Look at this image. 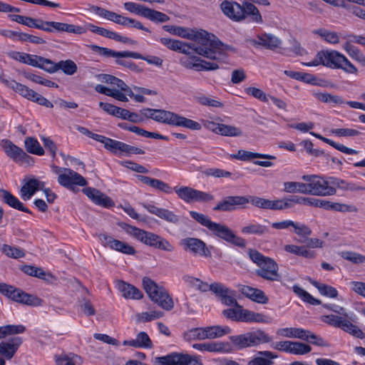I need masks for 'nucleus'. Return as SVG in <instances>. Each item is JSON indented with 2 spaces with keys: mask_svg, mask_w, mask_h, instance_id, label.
Masks as SVG:
<instances>
[{
  "mask_svg": "<svg viewBox=\"0 0 365 365\" xmlns=\"http://www.w3.org/2000/svg\"><path fill=\"white\" fill-rule=\"evenodd\" d=\"M175 35L196 41L190 44L191 51L207 58L222 61L230 51H234L232 46L222 43L215 35L205 30L195 31L178 26Z\"/></svg>",
  "mask_w": 365,
  "mask_h": 365,
  "instance_id": "obj_1",
  "label": "nucleus"
},
{
  "mask_svg": "<svg viewBox=\"0 0 365 365\" xmlns=\"http://www.w3.org/2000/svg\"><path fill=\"white\" fill-rule=\"evenodd\" d=\"M307 66H323L341 69L348 74H357V68L341 53L336 50H322L317 53L313 61L304 63Z\"/></svg>",
  "mask_w": 365,
  "mask_h": 365,
  "instance_id": "obj_2",
  "label": "nucleus"
},
{
  "mask_svg": "<svg viewBox=\"0 0 365 365\" xmlns=\"http://www.w3.org/2000/svg\"><path fill=\"white\" fill-rule=\"evenodd\" d=\"M143 114L157 122L170 125L183 127L192 130H200L202 128L198 122L165 110L147 108L144 110Z\"/></svg>",
  "mask_w": 365,
  "mask_h": 365,
  "instance_id": "obj_3",
  "label": "nucleus"
},
{
  "mask_svg": "<svg viewBox=\"0 0 365 365\" xmlns=\"http://www.w3.org/2000/svg\"><path fill=\"white\" fill-rule=\"evenodd\" d=\"M248 255L250 259L259 267V269L255 271L257 276L268 281L280 280L279 267L273 259L265 257L255 249H250Z\"/></svg>",
  "mask_w": 365,
  "mask_h": 365,
  "instance_id": "obj_4",
  "label": "nucleus"
},
{
  "mask_svg": "<svg viewBox=\"0 0 365 365\" xmlns=\"http://www.w3.org/2000/svg\"><path fill=\"white\" fill-rule=\"evenodd\" d=\"M122 227L126 233L149 247L166 252L174 250V247L166 239L157 234L127 224Z\"/></svg>",
  "mask_w": 365,
  "mask_h": 365,
  "instance_id": "obj_5",
  "label": "nucleus"
},
{
  "mask_svg": "<svg viewBox=\"0 0 365 365\" xmlns=\"http://www.w3.org/2000/svg\"><path fill=\"white\" fill-rule=\"evenodd\" d=\"M143 284L152 301L165 310L170 311L173 309V300L165 288L158 287L148 277L143 279Z\"/></svg>",
  "mask_w": 365,
  "mask_h": 365,
  "instance_id": "obj_6",
  "label": "nucleus"
},
{
  "mask_svg": "<svg viewBox=\"0 0 365 365\" xmlns=\"http://www.w3.org/2000/svg\"><path fill=\"white\" fill-rule=\"evenodd\" d=\"M230 339L237 349L256 346L260 344L268 343L272 341V338L260 329L244 334L231 336Z\"/></svg>",
  "mask_w": 365,
  "mask_h": 365,
  "instance_id": "obj_7",
  "label": "nucleus"
},
{
  "mask_svg": "<svg viewBox=\"0 0 365 365\" xmlns=\"http://www.w3.org/2000/svg\"><path fill=\"white\" fill-rule=\"evenodd\" d=\"M294 203L307 205L315 207H322L328 210H335L341 212H356L358 208L351 205H346L339 202H332L329 200L315 199L312 197H297Z\"/></svg>",
  "mask_w": 365,
  "mask_h": 365,
  "instance_id": "obj_8",
  "label": "nucleus"
},
{
  "mask_svg": "<svg viewBox=\"0 0 365 365\" xmlns=\"http://www.w3.org/2000/svg\"><path fill=\"white\" fill-rule=\"evenodd\" d=\"M237 309H227L222 312L223 315L232 321L243 322L269 323V319L260 313L242 309L238 304Z\"/></svg>",
  "mask_w": 365,
  "mask_h": 365,
  "instance_id": "obj_9",
  "label": "nucleus"
},
{
  "mask_svg": "<svg viewBox=\"0 0 365 365\" xmlns=\"http://www.w3.org/2000/svg\"><path fill=\"white\" fill-rule=\"evenodd\" d=\"M1 81L7 87L11 88L15 92L19 93L21 96L29 101H34L46 108H53V103L50 102L48 99H46L39 93H36V91H33L32 89H30L25 85H23L11 79L2 78Z\"/></svg>",
  "mask_w": 365,
  "mask_h": 365,
  "instance_id": "obj_10",
  "label": "nucleus"
},
{
  "mask_svg": "<svg viewBox=\"0 0 365 365\" xmlns=\"http://www.w3.org/2000/svg\"><path fill=\"white\" fill-rule=\"evenodd\" d=\"M173 191L178 197L186 203L193 202H208L214 200V196L209 192L194 189L188 186L174 187Z\"/></svg>",
  "mask_w": 365,
  "mask_h": 365,
  "instance_id": "obj_11",
  "label": "nucleus"
},
{
  "mask_svg": "<svg viewBox=\"0 0 365 365\" xmlns=\"http://www.w3.org/2000/svg\"><path fill=\"white\" fill-rule=\"evenodd\" d=\"M210 231L216 237L228 243L242 248L246 246V240L236 235L230 228L225 225L215 222Z\"/></svg>",
  "mask_w": 365,
  "mask_h": 365,
  "instance_id": "obj_12",
  "label": "nucleus"
},
{
  "mask_svg": "<svg viewBox=\"0 0 365 365\" xmlns=\"http://www.w3.org/2000/svg\"><path fill=\"white\" fill-rule=\"evenodd\" d=\"M38 29L43 31L53 32H67L70 34H81L85 30L83 27L57 21H44L40 19Z\"/></svg>",
  "mask_w": 365,
  "mask_h": 365,
  "instance_id": "obj_13",
  "label": "nucleus"
},
{
  "mask_svg": "<svg viewBox=\"0 0 365 365\" xmlns=\"http://www.w3.org/2000/svg\"><path fill=\"white\" fill-rule=\"evenodd\" d=\"M6 155L16 163H29L32 158L10 140L3 139L0 143Z\"/></svg>",
  "mask_w": 365,
  "mask_h": 365,
  "instance_id": "obj_14",
  "label": "nucleus"
},
{
  "mask_svg": "<svg viewBox=\"0 0 365 365\" xmlns=\"http://www.w3.org/2000/svg\"><path fill=\"white\" fill-rule=\"evenodd\" d=\"M57 181L60 185L73 192L76 191V186L84 187L87 185L86 180L81 175L70 168L58 177Z\"/></svg>",
  "mask_w": 365,
  "mask_h": 365,
  "instance_id": "obj_15",
  "label": "nucleus"
},
{
  "mask_svg": "<svg viewBox=\"0 0 365 365\" xmlns=\"http://www.w3.org/2000/svg\"><path fill=\"white\" fill-rule=\"evenodd\" d=\"M181 244L184 249L189 251L195 256L211 258L212 252L210 249L207 247L205 242L194 237H187L182 240Z\"/></svg>",
  "mask_w": 365,
  "mask_h": 365,
  "instance_id": "obj_16",
  "label": "nucleus"
},
{
  "mask_svg": "<svg viewBox=\"0 0 365 365\" xmlns=\"http://www.w3.org/2000/svg\"><path fill=\"white\" fill-rule=\"evenodd\" d=\"M102 245L124 255H133L135 254V249L125 242L114 239L107 234H101L98 236Z\"/></svg>",
  "mask_w": 365,
  "mask_h": 365,
  "instance_id": "obj_17",
  "label": "nucleus"
},
{
  "mask_svg": "<svg viewBox=\"0 0 365 365\" xmlns=\"http://www.w3.org/2000/svg\"><path fill=\"white\" fill-rule=\"evenodd\" d=\"M247 204L246 196H227L220 201L213 208L214 211L232 212L238 208H245Z\"/></svg>",
  "mask_w": 365,
  "mask_h": 365,
  "instance_id": "obj_18",
  "label": "nucleus"
},
{
  "mask_svg": "<svg viewBox=\"0 0 365 365\" xmlns=\"http://www.w3.org/2000/svg\"><path fill=\"white\" fill-rule=\"evenodd\" d=\"M192 358L189 354L173 352L163 356H156L152 359L153 365H190Z\"/></svg>",
  "mask_w": 365,
  "mask_h": 365,
  "instance_id": "obj_19",
  "label": "nucleus"
},
{
  "mask_svg": "<svg viewBox=\"0 0 365 365\" xmlns=\"http://www.w3.org/2000/svg\"><path fill=\"white\" fill-rule=\"evenodd\" d=\"M246 42L255 47H262L269 50H274L280 47L282 41L276 36L271 34H261L256 38H247Z\"/></svg>",
  "mask_w": 365,
  "mask_h": 365,
  "instance_id": "obj_20",
  "label": "nucleus"
},
{
  "mask_svg": "<svg viewBox=\"0 0 365 365\" xmlns=\"http://www.w3.org/2000/svg\"><path fill=\"white\" fill-rule=\"evenodd\" d=\"M180 63L186 68L194 69L197 71H215L219 68L217 63L208 62L194 56L182 58Z\"/></svg>",
  "mask_w": 365,
  "mask_h": 365,
  "instance_id": "obj_21",
  "label": "nucleus"
},
{
  "mask_svg": "<svg viewBox=\"0 0 365 365\" xmlns=\"http://www.w3.org/2000/svg\"><path fill=\"white\" fill-rule=\"evenodd\" d=\"M308 195L317 196H329L336 194V189L328 185L327 180L317 176L311 182L307 183Z\"/></svg>",
  "mask_w": 365,
  "mask_h": 365,
  "instance_id": "obj_22",
  "label": "nucleus"
},
{
  "mask_svg": "<svg viewBox=\"0 0 365 365\" xmlns=\"http://www.w3.org/2000/svg\"><path fill=\"white\" fill-rule=\"evenodd\" d=\"M223 14L231 20L240 22L244 20V4L240 5L235 1H223L220 4Z\"/></svg>",
  "mask_w": 365,
  "mask_h": 365,
  "instance_id": "obj_23",
  "label": "nucleus"
},
{
  "mask_svg": "<svg viewBox=\"0 0 365 365\" xmlns=\"http://www.w3.org/2000/svg\"><path fill=\"white\" fill-rule=\"evenodd\" d=\"M210 291L216 294L220 301L227 306L237 305L234 298L235 291L229 289L223 284L215 282L210 284Z\"/></svg>",
  "mask_w": 365,
  "mask_h": 365,
  "instance_id": "obj_24",
  "label": "nucleus"
},
{
  "mask_svg": "<svg viewBox=\"0 0 365 365\" xmlns=\"http://www.w3.org/2000/svg\"><path fill=\"white\" fill-rule=\"evenodd\" d=\"M91 51L93 52L98 53L100 56L104 57H128L133 58L135 59H142L144 60L145 56H142L140 53L129 51H116L112 50L110 48H108L106 47H101L97 45H90L89 46Z\"/></svg>",
  "mask_w": 365,
  "mask_h": 365,
  "instance_id": "obj_25",
  "label": "nucleus"
},
{
  "mask_svg": "<svg viewBox=\"0 0 365 365\" xmlns=\"http://www.w3.org/2000/svg\"><path fill=\"white\" fill-rule=\"evenodd\" d=\"M23 339L20 336H13L8 340L0 343V355L6 359H11L20 346L22 344Z\"/></svg>",
  "mask_w": 365,
  "mask_h": 365,
  "instance_id": "obj_26",
  "label": "nucleus"
},
{
  "mask_svg": "<svg viewBox=\"0 0 365 365\" xmlns=\"http://www.w3.org/2000/svg\"><path fill=\"white\" fill-rule=\"evenodd\" d=\"M140 205L150 213L155 215L168 222L178 224L180 222V217L169 210L158 207L153 204L145 202H142Z\"/></svg>",
  "mask_w": 365,
  "mask_h": 365,
  "instance_id": "obj_27",
  "label": "nucleus"
},
{
  "mask_svg": "<svg viewBox=\"0 0 365 365\" xmlns=\"http://www.w3.org/2000/svg\"><path fill=\"white\" fill-rule=\"evenodd\" d=\"M192 347L202 351L230 353L233 351L229 342L211 341L202 344H194Z\"/></svg>",
  "mask_w": 365,
  "mask_h": 365,
  "instance_id": "obj_28",
  "label": "nucleus"
},
{
  "mask_svg": "<svg viewBox=\"0 0 365 365\" xmlns=\"http://www.w3.org/2000/svg\"><path fill=\"white\" fill-rule=\"evenodd\" d=\"M83 192L96 205L104 207H110L114 205V202L109 197L96 188H84L83 189Z\"/></svg>",
  "mask_w": 365,
  "mask_h": 365,
  "instance_id": "obj_29",
  "label": "nucleus"
},
{
  "mask_svg": "<svg viewBox=\"0 0 365 365\" xmlns=\"http://www.w3.org/2000/svg\"><path fill=\"white\" fill-rule=\"evenodd\" d=\"M89 27H90V30L92 32L97 34L100 36L106 37L108 38L113 39L116 41L124 43H130V44H135L136 43L135 41L132 40L128 37L123 36L116 32L108 30L106 29L96 26H94L92 24H91L89 26Z\"/></svg>",
  "mask_w": 365,
  "mask_h": 365,
  "instance_id": "obj_30",
  "label": "nucleus"
},
{
  "mask_svg": "<svg viewBox=\"0 0 365 365\" xmlns=\"http://www.w3.org/2000/svg\"><path fill=\"white\" fill-rule=\"evenodd\" d=\"M46 183L36 178L29 179L21 189V196L24 200L31 198L34 194L39 190H43Z\"/></svg>",
  "mask_w": 365,
  "mask_h": 365,
  "instance_id": "obj_31",
  "label": "nucleus"
},
{
  "mask_svg": "<svg viewBox=\"0 0 365 365\" xmlns=\"http://www.w3.org/2000/svg\"><path fill=\"white\" fill-rule=\"evenodd\" d=\"M160 41L162 44L172 51H178L186 55H190L192 53L191 51L192 48L191 45L181 41L174 40L169 38H160Z\"/></svg>",
  "mask_w": 365,
  "mask_h": 365,
  "instance_id": "obj_32",
  "label": "nucleus"
},
{
  "mask_svg": "<svg viewBox=\"0 0 365 365\" xmlns=\"http://www.w3.org/2000/svg\"><path fill=\"white\" fill-rule=\"evenodd\" d=\"M137 178L141 182L166 194H170L173 191V188H172L170 185L163 182V180L151 178L145 175H138Z\"/></svg>",
  "mask_w": 365,
  "mask_h": 365,
  "instance_id": "obj_33",
  "label": "nucleus"
},
{
  "mask_svg": "<svg viewBox=\"0 0 365 365\" xmlns=\"http://www.w3.org/2000/svg\"><path fill=\"white\" fill-rule=\"evenodd\" d=\"M0 194L2 201L7 204L11 207L16 210L31 214V212L24 206L23 203L21 202L17 197L13 195L10 192L6 190L0 189Z\"/></svg>",
  "mask_w": 365,
  "mask_h": 365,
  "instance_id": "obj_34",
  "label": "nucleus"
},
{
  "mask_svg": "<svg viewBox=\"0 0 365 365\" xmlns=\"http://www.w3.org/2000/svg\"><path fill=\"white\" fill-rule=\"evenodd\" d=\"M117 287L125 298L139 299L143 297V293L138 289L123 281H118Z\"/></svg>",
  "mask_w": 365,
  "mask_h": 365,
  "instance_id": "obj_35",
  "label": "nucleus"
},
{
  "mask_svg": "<svg viewBox=\"0 0 365 365\" xmlns=\"http://www.w3.org/2000/svg\"><path fill=\"white\" fill-rule=\"evenodd\" d=\"M231 158L247 161L254 158H262L267 160H274L276 157L268 154H261L258 153H252L244 150H239L237 154L230 155Z\"/></svg>",
  "mask_w": 365,
  "mask_h": 365,
  "instance_id": "obj_36",
  "label": "nucleus"
},
{
  "mask_svg": "<svg viewBox=\"0 0 365 365\" xmlns=\"http://www.w3.org/2000/svg\"><path fill=\"white\" fill-rule=\"evenodd\" d=\"M269 232V229L267 226L257 222H250L241 228V232L244 235L262 236L268 234Z\"/></svg>",
  "mask_w": 365,
  "mask_h": 365,
  "instance_id": "obj_37",
  "label": "nucleus"
},
{
  "mask_svg": "<svg viewBox=\"0 0 365 365\" xmlns=\"http://www.w3.org/2000/svg\"><path fill=\"white\" fill-rule=\"evenodd\" d=\"M19 303H21L29 306L38 307L42 304V299L32 294H29L18 289L16 299L14 300Z\"/></svg>",
  "mask_w": 365,
  "mask_h": 365,
  "instance_id": "obj_38",
  "label": "nucleus"
},
{
  "mask_svg": "<svg viewBox=\"0 0 365 365\" xmlns=\"http://www.w3.org/2000/svg\"><path fill=\"white\" fill-rule=\"evenodd\" d=\"M258 356L255 357L248 362V365H272V359H277L278 356L269 351L258 352Z\"/></svg>",
  "mask_w": 365,
  "mask_h": 365,
  "instance_id": "obj_39",
  "label": "nucleus"
},
{
  "mask_svg": "<svg viewBox=\"0 0 365 365\" xmlns=\"http://www.w3.org/2000/svg\"><path fill=\"white\" fill-rule=\"evenodd\" d=\"M244 20L247 18H250V21L256 24H262L263 19L262 15L259 13V9L250 2H244Z\"/></svg>",
  "mask_w": 365,
  "mask_h": 365,
  "instance_id": "obj_40",
  "label": "nucleus"
},
{
  "mask_svg": "<svg viewBox=\"0 0 365 365\" xmlns=\"http://www.w3.org/2000/svg\"><path fill=\"white\" fill-rule=\"evenodd\" d=\"M342 47L352 59L365 66V56L357 47L351 44V40L346 41Z\"/></svg>",
  "mask_w": 365,
  "mask_h": 365,
  "instance_id": "obj_41",
  "label": "nucleus"
},
{
  "mask_svg": "<svg viewBox=\"0 0 365 365\" xmlns=\"http://www.w3.org/2000/svg\"><path fill=\"white\" fill-rule=\"evenodd\" d=\"M277 334L289 337V338H297L302 340L307 339L306 334L307 330L301 328H283L279 329L277 331Z\"/></svg>",
  "mask_w": 365,
  "mask_h": 365,
  "instance_id": "obj_42",
  "label": "nucleus"
},
{
  "mask_svg": "<svg viewBox=\"0 0 365 365\" xmlns=\"http://www.w3.org/2000/svg\"><path fill=\"white\" fill-rule=\"evenodd\" d=\"M313 96L319 101L334 105H342L345 103L344 99L338 95H333L329 93L314 92Z\"/></svg>",
  "mask_w": 365,
  "mask_h": 365,
  "instance_id": "obj_43",
  "label": "nucleus"
},
{
  "mask_svg": "<svg viewBox=\"0 0 365 365\" xmlns=\"http://www.w3.org/2000/svg\"><path fill=\"white\" fill-rule=\"evenodd\" d=\"M24 146L29 153L41 156L44 155V149L34 137H27L24 140Z\"/></svg>",
  "mask_w": 365,
  "mask_h": 365,
  "instance_id": "obj_44",
  "label": "nucleus"
},
{
  "mask_svg": "<svg viewBox=\"0 0 365 365\" xmlns=\"http://www.w3.org/2000/svg\"><path fill=\"white\" fill-rule=\"evenodd\" d=\"M309 282L314 287L318 289L319 292L322 295L329 298H336L338 296V291L336 288L330 285L319 283L317 281L313 279H310Z\"/></svg>",
  "mask_w": 365,
  "mask_h": 365,
  "instance_id": "obj_45",
  "label": "nucleus"
},
{
  "mask_svg": "<svg viewBox=\"0 0 365 365\" xmlns=\"http://www.w3.org/2000/svg\"><path fill=\"white\" fill-rule=\"evenodd\" d=\"M26 331L24 325L9 324L0 327V339H4L8 336L22 334Z\"/></svg>",
  "mask_w": 365,
  "mask_h": 365,
  "instance_id": "obj_46",
  "label": "nucleus"
},
{
  "mask_svg": "<svg viewBox=\"0 0 365 365\" xmlns=\"http://www.w3.org/2000/svg\"><path fill=\"white\" fill-rule=\"evenodd\" d=\"M284 190L289 193L299 192L308 194L307 183L299 182H285L284 183Z\"/></svg>",
  "mask_w": 365,
  "mask_h": 365,
  "instance_id": "obj_47",
  "label": "nucleus"
},
{
  "mask_svg": "<svg viewBox=\"0 0 365 365\" xmlns=\"http://www.w3.org/2000/svg\"><path fill=\"white\" fill-rule=\"evenodd\" d=\"M13 58L21 63L36 67V66H38V61L40 56L25 53L15 52L13 54Z\"/></svg>",
  "mask_w": 365,
  "mask_h": 365,
  "instance_id": "obj_48",
  "label": "nucleus"
},
{
  "mask_svg": "<svg viewBox=\"0 0 365 365\" xmlns=\"http://www.w3.org/2000/svg\"><path fill=\"white\" fill-rule=\"evenodd\" d=\"M292 289L293 292L305 302L312 305H319L322 304L321 300L315 299L298 285H294Z\"/></svg>",
  "mask_w": 365,
  "mask_h": 365,
  "instance_id": "obj_49",
  "label": "nucleus"
},
{
  "mask_svg": "<svg viewBox=\"0 0 365 365\" xmlns=\"http://www.w3.org/2000/svg\"><path fill=\"white\" fill-rule=\"evenodd\" d=\"M80 359V356L73 353H63L55 356V361L57 365H75Z\"/></svg>",
  "mask_w": 365,
  "mask_h": 365,
  "instance_id": "obj_50",
  "label": "nucleus"
},
{
  "mask_svg": "<svg viewBox=\"0 0 365 365\" xmlns=\"http://www.w3.org/2000/svg\"><path fill=\"white\" fill-rule=\"evenodd\" d=\"M314 33L318 34L324 41L331 44H337L340 41L338 34L334 31H330L324 29H319L314 31Z\"/></svg>",
  "mask_w": 365,
  "mask_h": 365,
  "instance_id": "obj_51",
  "label": "nucleus"
},
{
  "mask_svg": "<svg viewBox=\"0 0 365 365\" xmlns=\"http://www.w3.org/2000/svg\"><path fill=\"white\" fill-rule=\"evenodd\" d=\"M145 18L158 23H164L170 20L167 14L149 8H147Z\"/></svg>",
  "mask_w": 365,
  "mask_h": 365,
  "instance_id": "obj_52",
  "label": "nucleus"
},
{
  "mask_svg": "<svg viewBox=\"0 0 365 365\" xmlns=\"http://www.w3.org/2000/svg\"><path fill=\"white\" fill-rule=\"evenodd\" d=\"M11 17L14 21L25 25L29 28H35L38 29L40 19H34L21 15H12Z\"/></svg>",
  "mask_w": 365,
  "mask_h": 365,
  "instance_id": "obj_53",
  "label": "nucleus"
},
{
  "mask_svg": "<svg viewBox=\"0 0 365 365\" xmlns=\"http://www.w3.org/2000/svg\"><path fill=\"white\" fill-rule=\"evenodd\" d=\"M297 197L288 199L269 200V209L273 210H281L292 207V203H294V199Z\"/></svg>",
  "mask_w": 365,
  "mask_h": 365,
  "instance_id": "obj_54",
  "label": "nucleus"
},
{
  "mask_svg": "<svg viewBox=\"0 0 365 365\" xmlns=\"http://www.w3.org/2000/svg\"><path fill=\"white\" fill-rule=\"evenodd\" d=\"M218 131V135L224 136L235 137L241 136L242 135V132L239 128L222 123H220Z\"/></svg>",
  "mask_w": 365,
  "mask_h": 365,
  "instance_id": "obj_55",
  "label": "nucleus"
},
{
  "mask_svg": "<svg viewBox=\"0 0 365 365\" xmlns=\"http://www.w3.org/2000/svg\"><path fill=\"white\" fill-rule=\"evenodd\" d=\"M61 70L66 75L72 76L77 71V66L72 60L60 61L58 62V71Z\"/></svg>",
  "mask_w": 365,
  "mask_h": 365,
  "instance_id": "obj_56",
  "label": "nucleus"
},
{
  "mask_svg": "<svg viewBox=\"0 0 365 365\" xmlns=\"http://www.w3.org/2000/svg\"><path fill=\"white\" fill-rule=\"evenodd\" d=\"M341 329L356 338L363 339L364 337V334L362 330H361L357 326L353 324L346 319L342 324Z\"/></svg>",
  "mask_w": 365,
  "mask_h": 365,
  "instance_id": "obj_57",
  "label": "nucleus"
},
{
  "mask_svg": "<svg viewBox=\"0 0 365 365\" xmlns=\"http://www.w3.org/2000/svg\"><path fill=\"white\" fill-rule=\"evenodd\" d=\"M38 65L36 67L43 69L50 73H53L58 71V63H54L51 60L41 56L38 61Z\"/></svg>",
  "mask_w": 365,
  "mask_h": 365,
  "instance_id": "obj_58",
  "label": "nucleus"
},
{
  "mask_svg": "<svg viewBox=\"0 0 365 365\" xmlns=\"http://www.w3.org/2000/svg\"><path fill=\"white\" fill-rule=\"evenodd\" d=\"M190 215L197 222L207 227L209 230L212 228L215 222H212L207 215L196 211H190Z\"/></svg>",
  "mask_w": 365,
  "mask_h": 365,
  "instance_id": "obj_59",
  "label": "nucleus"
},
{
  "mask_svg": "<svg viewBox=\"0 0 365 365\" xmlns=\"http://www.w3.org/2000/svg\"><path fill=\"white\" fill-rule=\"evenodd\" d=\"M103 144L105 148L110 150V152L115 154L122 153L123 146V142L106 137Z\"/></svg>",
  "mask_w": 365,
  "mask_h": 365,
  "instance_id": "obj_60",
  "label": "nucleus"
},
{
  "mask_svg": "<svg viewBox=\"0 0 365 365\" xmlns=\"http://www.w3.org/2000/svg\"><path fill=\"white\" fill-rule=\"evenodd\" d=\"M345 318L341 316L334 314L326 315L322 317V321L329 325L341 329Z\"/></svg>",
  "mask_w": 365,
  "mask_h": 365,
  "instance_id": "obj_61",
  "label": "nucleus"
},
{
  "mask_svg": "<svg viewBox=\"0 0 365 365\" xmlns=\"http://www.w3.org/2000/svg\"><path fill=\"white\" fill-rule=\"evenodd\" d=\"M124 8L130 13L145 17L148 7L134 2H125L124 4Z\"/></svg>",
  "mask_w": 365,
  "mask_h": 365,
  "instance_id": "obj_62",
  "label": "nucleus"
},
{
  "mask_svg": "<svg viewBox=\"0 0 365 365\" xmlns=\"http://www.w3.org/2000/svg\"><path fill=\"white\" fill-rule=\"evenodd\" d=\"M341 257L354 264H363L365 262V256L354 252H343Z\"/></svg>",
  "mask_w": 365,
  "mask_h": 365,
  "instance_id": "obj_63",
  "label": "nucleus"
},
{
  "mask_svg": "<svg viewBox=\"0 0 365 365\" xmlns=\"http://www.w3.org/2000/svg\"><path fill=\"white\" fill-rule=\"evenodd\" d=\"M312 347L306 344L292 341L291 354L296 355H303L308 354L311 351Z\"/></svg>",
  "mask_w": 365,
  "mask_h": 365,
  "instance_id": "obj_64",
  "label": "nucleus"
}]
</instances>
